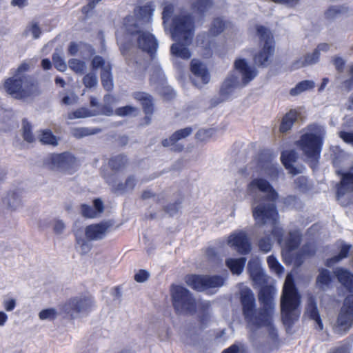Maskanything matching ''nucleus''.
<instances>
[{
    "label": "nucleus",
    "instance_id": "obj_1",
    "mask_svg": "<svg viewBox=\"0 0 353 353\" xmlns=\"http://www.w3.org/2000/svg\"><path fill=\"white\" fill-rule=\"evenodd\" d=\"M194 31V21L190 14L176 16L172 20V37L179 42L170 47V52L176 57L189 59L191 52L186 45L191 43Z\"/></svg>",
    "mask_w": 353,
    "mask_h": 353
},
{
    "label": "nucleus",
    "instance_id": "obj_2",
    "mask_svg": "<svg viewBox=\"0 0 353 353\" xmlns=\"http://www.w3.org/2000/svg\"><path fill=\"white\" fill-rule=\"evenodd\" d=\"M134 21L132 15H128L124 18L123 25L126 35L130 41L134 43L139 50L147 53L150 59L154 60L159 48L158 40L152 33L143 30L140 24Z\"/></svg>",
    "mask_w": 353,
    "mask_h": 353
},
{
    "label": "nucleus",
    "instance_id": "obj_3",
    "mask_svg": "<svg viewBox=\"0 0 353 353\" xmlns=\"http://www.w3.org/2000/svg\"><path fill=\"white\" fill-rule=\"evenodd\" d=\"M301 296L291 274L286 276L281 298V312L285 325H291L298 320Z\"/></svg>",
    "mask_w": 353,
    "mask_h": 353
},
{
    "label": "nucleus",
    "instance_id": "obj_4",
    "mask_svg": "<svg viewBox=\"0 0 353 353\" xmlns=\"http://www.w3.org/2000/svg\"><path fill=\"white\" fill-rule=\"evenodd\" d=\"M260 49L253 56L254 63L259 68H267L272 62L275 52V43L271 31L262 25L256 26Z\"/></svg>",
    "mask_w": 353,
    "mask_h": 353
},
{
    "label": "nucleus",
    "instance_id": "obj_5",
    "mask_svg": "<svg viewBox=\"0 0 353 353\" xmlns=\"http://www.w3.org/2000/svg\"><path fill=\"white\" fill-rule=\"evenodd\" d=\"M307 132L303 134L296 141V145L304 154H320L324 142L325 131L317 123H310L306 127Z\"/></svg>",
    "mask_w": 353,
    "mask_h": 353
},
{
    "label": "nucleus",
    "instance_id": "obj_6",
    "mask_svg": "<svg viewBox=\"0 0 353 353\" xmlns=\"http://www.w3.org/2000/svg\"><path fill=\"white\" fill-rule=\"evenodd\" d=\"M170 294L176 314H194L196 312V300L189 290L179 285H172Z\"/></svg>",
    "mask_w": 353,
    "mask_h": 353
},
{
    "label": "nucleus",
    "instance_id": "obj_7",
    "mask_svg": "<svg viewBox=\"0 0 353 353\" xmlns=\"http://www.w3.org/2000/svg\"><path fill=\"white\" fill-rule=\"evenodd\" d=\"M6 92L15 99H23L34 92L36 84L30 76L10 77L3 83Z\"/></svg>",
    "mask_w": 353,
    "mask_h": 353
},
{
    "label": "nucleus",
    "instance_id": "obj_8",
    "mask_svg": "<svg viewBox=\"0 0 353 353\" xmlns=\"http://www.w3.org/2000/svg\"><path fill=\"white\" fill-rule=\"evenodd\" d=\"M185 284L199 292L214 288H219L225 283V278L221 275L188 274L185 276Z\"/></svg>",
    "mask_w": 353,
    "mask_h": 353
},
{
    "label": "nucleus",
    "instance_id": "obj_9",
    "mask_svg": "<svg viewBox=\"0 0 353 353\" xmlns=\"http://www.w3.org/2000/svg\"><path fill=\"white\" fill-rule=\"evenodd\" d=\"M275 289L273 286H262L259 292V301L261 307L258 310L257 322L259 325L270 324V314H273L274 310V296Z\"/></svg>",
    "mask_w": 353,
    "mask_h": 353
},
{
    "label": "nucleus",
    "instance_id": "obj_10",
    "mask_svg": "<svg viewBox=\"0 0 353 353\" xmlns=\"http://www.w3.org/2000/svg\"><path fill=\"white\" fill-rule=\"evenodd\" d=\"M93 301L88 296H74L69 299L62 306V311L70 319H74L81 312H89Z\"/></svg>",
    "mask_w": 353,
    "mask_h": 353
},
{
    "label": "nucleus",
    "instance_id": "obj_11",
    "mask_svg": "<svg viewBox=\"0 0 353 353\" xmlns=\"http://www.w3.org/2000/svg\"><path fill=\"white\" fill-rule=\"evenodd\" d=\"M240 303L245 319L253 325H261L256 323L258 311L256 309V299L250 288H245L240 292Z\"/></svg>",
    "mask_w": 353,
    "mask_h": 353
},
{
    "label": "nucleus",
    "instance_id": "obj_12",
    "mask_svg": "<svg viewBox=\"0 0 353 353\" xmlns=\"http://www.w3.org/2000/svg\"><path fill=\"white\" fill-rule=\"evenodd\" d=\"M91 68L94 71L101 69V85L106 91H112L114 87L112 64L101 56L96 55L91 61Z\"/></svg>",
    "mask_w": 353,
    "mask_h": 353
},
{
    "label": "nucleus",
    "instance_id": "obj_13",
    "mask_svg": "<svg viewBox=\"0 0 353 353\" xmlns=\"http://www.w3.org/2000/svg\"><path fill=\"white\" fill-rule=\"evenodd\" d=\"M193 128L190 126L176 130L169 137L162 139L161 145L174 152H181L184 149L183 141L191 135Z\"/></svg>",
    "mask_w": 353,
    "mask_h": 353
},
{
    "label": "nucleus",
    "instance_id": "obj_14",
    "mask_svg": "<svg viewBox=\"0 0 353 353\" xmlns=\"http://www.w3.org/2000/svg\"><path fill=\"white\" fill-rule=\"evenodd\" d=\"M337 327L343 333L347 332L353 325V294L347 295L343 301L337 321Z\"/></svg>",
    "mask_w": 353,
    "mask_h": 353
},
{
    "label": "nucleus",
    "instance_id": "obj_15",
    "mask_svg": "<svg viewBox=\"0 0 353 353\" xmlns=\"http://www.w3.org/2000/svg\"><path fill=\"white\" fill-rule=\"evenodd\" d=\"M227 25V21L223 20L221 17H217L212 20L208 32H202L196 37V43L205 49L210 48L211 41L210 40V36H217L220 34L225 30Z\"/></svg>",
    "mask_w": 353,
    "mask_h": 353
},
{
    "label": "nucleus",
    "instance_id": "obj_16",
    "mask_svg": "<svg viewBox=\"0 0 353 353\" xmlns=\"http://www.w3.org/2000/svg\"><path fill=\"white\" fill-rule=\"evenodd\" d=\"M252 215L254 220L261 225H265L268 222H272L275 224L279 214L274 204H260L253 208Z\"/></svg>",
    "mask_w": 353,
    "mask_h": 353
},
{
    "label": "nucleus",
    "instance_id": "obj_17",
    "mask_svg": "<svg viewBox=\"0 0 353 353\" xmlns=\"http://www.w3.org/2000/svg\"><path fill=\"white\" fill-rule=\"evenodd\" d=\"M45 165L50 170H63L72 174L70 170H75L77 164L75 156H51Z\"/></svg>",
    "mask_w": 353,
    "mask_h": 353
},
{
    "label": "nucleus",
    "instance_id": "obj_18",
    "mask_svg": "<svg viewBox=\"0 0 353 353\" xmlns=\"http://www.w3.org/2000/svg\"><path fill=\"white\" fill-rule=\"evenodd\" d=\"M228 243L243 255L249 254L252 250L250 239L243 231L231 234L228 237Z\"/></svg>",
    "mask_w": 353,
    "mask_h": 353
},
{
    "label": "nucleus",
    "instance_id": "obj_19",
    "mask_svg": "<svg viewBox=\"0 0 353 353\" xmlns=\"http://www.w3.org/2000/svg\"><path fill=\"white\" fill-rule=\"evenodd\" d=\"M112 226L110 221L90 224L85 228V235L88 240L96 241L103 239Z\"/></svg>",
    "mask_w": 353,
    "mask_h": 353
},
{
    "label": "nucleus",
    "instance_id": "obj_20",
    "mask_svg": "<svg viewBox=\"0 0 353 353\" xmlns=\"http://www.w3.org/2000/svg\"><path fill=\"white\" fill-rule=\"evenodd\" d=\"M133 98L139 101L141 104L143 110L145 114L144 121L145 124H149L151 121V117L154 111V99L152 95L145 92H135L133 93Z\"/></svg>",
    "mask_w": 353,
    "mask_h": 353
},
{
    "label": "nucleus",
    "instance_id": "obj_21",
    "mask_svg": "<svg viewBox=\"0 0 353 353\" xmlns=\"http://www.w3.org/2000/svg\"><path fill=\"white\" fill-rule=\"evenodd\" d=\"M234 68L242 76L243 85L248 84L257 75V70L251 68L245 59H236L234 63Z\"/></svg>",
    "mask_w": 353,
    "mask_h": 353
},
{
    "label": "nucleus",
    "instance_id": "obj_22",
    "mask_svg": "<svg viewBox=\"0 0 353 353\" xmlns=\"http://www.w3.org/2000/svg\"><path fill=\"white\" fill-rule=\"evenodd\" d=\"M250 190H259L261 192L269 194L270 199L275 201L278 198V193L272 185L265 179L256 178L252 180L248 185Z\"/></svg>",
    "mask_w": 353,
    "mask_h": 353
},
{
    "label": "nucleus",
    "instance_id": "obj_23",
    "mask_svg": "<svg viewBox=\"0 0 353 353\" xmlns=\"http://www.w3.org/2000/svg\"><path fill=\"white\" fill-rule=\"evenodd\" d=\"M92 203L94 208L88 204H81L80 210L83 217L86 219H94L103 212L105 208L103 202L101 199H94Z\"/></svg>",
    "mask_w": 353,
    "mask_h": 353
},
{
    "label": "nucleus",
    "instance_id": "obj_24",
    "mask_svg": "<svg viewBox=\"0 0 353 353\" xmlns=\"http://www.w3.org/2000/svg\"><path fill=\"white\" fill-rule=\"evenodd\" d=\"M330 49V46L326 43L319 44L312 53H308L304 56L303 59L299 60L296 63L299 67H305L308 65L316 63L320 58V52H327Z\"/></svg>",
    "mask_w": 353,
    "mask_h": 353
},
{
    "label": "nucleus",
    "instance_id": "obj_25",
    "mask_svg": "<svg viewBox=\"0 0 353 353\" xmlns=\"http://www.w3.org/2000/svg\"><path fill=\"white\" fill-rule=\"evenodd\" d=\"M300 112L295 108H292L288 111L281 118L279 130L281 134H285L290 131L294 124L298 120Z\"/></svg>",
    "mask_w": 353,
    "mask_h": 353
},
{
    "label": "nucleus",
    "instance_id": "obj_26",
    "mask_svg": "<svg viewBox=\"0 0 353 353\" xmlns=\"http://www.w3.org/2000/svg\"><path fill=\"white\" fill-rule=\"evenodd\" d=\"M247 269L250 277L255 283L262 284L266 281L265 275L257 259L250 260Z\"/></svg>",
    "mask_w": 353,
    "mask_h": 353
},
{
    "label": "nucleus",
    "instance_id": "obj_27",
    "mask_svg": "<svg viewBox=\"0 0 353 353\" xmlns=\"http://www.w3.org/2000/svg\"><path fill=\"white\" fill-rule=\"evenodd\" d=\"M239 85V81L238 77L234 74L229 75L223 83L219 91L221 100L224 101L227 99Z\"/></svg>",
    "mask_w": 353,
    "mask_h": 353
},
{
    "label": "nucleus",
    "instance_id": "obj_28",
    "mask_svg": "<svg viewBox=\"0 0 353 353\" xmlns=\"http://www.w3.org/2000/svg\"><path fill=\"white\" fill-rule=\"evenodd\" d=\"M334 274L348 292H353V274L350 270L343 268H336L334 270Z\"/></svg>",
    "mask_w": 353,
    "mask_h": 353
},
{
    "label": "nucleus",
    "instance_id": "obj_29",
    "mask_svg": "<svg viewBox=\"0 0 353 353\" xmlns=\"http://www.w3.org/2000/svg\"><path fill=\"white\" fill-rule=\"evenodd\" d=\"M213 0H194L190 6L192 12L199 17H204L214 6Z\"/></svg>",
    "mask_w": 353,
    "mask_h": 353
},
{
    "label": "nucleus",
    "instance_id": "obj_30",
    "mask_svg": "<svg viewBox=\"0 0 353 353\" xmlns=\"http://www.w3.org/2000/svg\"><path fill=\"white\" fill-rule=\"evenodd\" d=\"M153 12L154 8L150 4L139 6L134 9V17L132 16L134 19V21L139 24L141 21L150 23Z\"/></svg>",
    "mask_w": 353,
    "mask_h": 353
},
{
    "label": "nucleus",
    "instance_id": "obj_31",
    "mask_svg": "<svg viewBox=\"0 0 353 353\" xmlns=\"http://www.w3.org/2000/svg\"><path fill=\"white\" fill-rule=\"evenodd\" d=\"M337 173L341 176L340 182L337 184V195L344 194L345 190H353V172L338 171Z\"/></svg>",
    "mask_w": 353,
    "mask_h": 353
},
{
    "label": "nucleus",
    "instance_id": "obj_32",
    "mask_svg": "<svg viewBox=\"0 0 353 353\" xmlns=\"http://www.w3.org/2000/svg\"><path fill=\"white\" fill-rule=\"evenodd\" d=\"M190 70L196 77L201 79L203 84L209 82L210 74L208 70L200 61L192 59L190 63Z\"/></svg>",
    "mask_w": 353,
    "mask_h": 353
},
{
    "label": "nucleus",
    "instance_id": "obj_33",
    "mask_svg": "<svg viewBox=\"0 0 353 353\" xmlns=\"http://www.w3.org/2000/svg\"><path fill=\"white\" fill-rule=\"evenodd\" d=\"M246 263V258L240 257L238 259L228 258L225 260V265L233 274H241Z\"/></svg>",
    "mask_w": 353,
    "mask_h": 353
},
{
    "label": "nucleus",
    "instance_id": "obj_34",
    "mask_svg": "<svg viewBox=\"0 0 353 353\" xmlns=\"http://www.w3.org/2000/svg\"><path fill=\"white\" fill-rule=\"evenodd\" d=\"M306 313L311 319L315 321V322L319 325V329L320 330H323V325L318 310L316 303L312 298H311L307 303L306 307Z\"/></svg>",
    "mask_w": 353,
    "mask_h": 353
},
{
    "label": "nucleus",
    "instance_id": "obj_35",
    "mask_svg": "<svg viewBox=\"0 0 353 353\" xmlns=\"http://www.w3.org/2000/svg\"><path fill=\"white\" fill-rule=\"evenodd\" d=\"M301 243V236L297 231H290L284 242L285 248L289 251H293L298 248Z\"/></svg>",
    "mask_w": 353,
    "mask_h": 353
},
{
    "label": "nucleus",
    "instance_id": "obj_36",
    "mask_svg": "<svg viewBox=\"0 0 353 353\" xmlns=\"http://www.w3.org/2000/svg\"><path fill=\"white\" fill-rule=\"evenodd\" d=\"M136 185V179L134 176H128L125 183H119L112 187V191L114 193L123 194L134 189Z\"/></svg>",
    "mask_w": 353,
    "mask_h": 353
},
{
    "label": "nucleus",
    "instance_id": "obj_37",
    "mask_svg": "<svg viewBox=\"0 0 353 353\" xmlns=\"http://www.w3.org/2000/svg\"><path fill=\"white\" fill-rule=\"evenodd\" d=\"M351 249V245L347 244H344L341 246L339 253L337 255H335L331 258H329L326 260L325 265L327 267L330 268L334 263L339 262L341 260L347 257L349 252Z\"/></svg>",
    "mask_w": 353,
    "mask_h": 353
},
{
    "label": "nucleus",
    "instance_id": "obj_38",
    "mask_svg": "<svg viewBox=\"0 0 353 353\" xmlns=\"http://www.w3.org/2000/svg\"><path fill=\"white\" fill-rule=\"evenodd\" d=\"M101 129L98 128H86V127H80V128H74L72 130V135L77 139H81L83 137L96 134L97 133L101 132Z\"/></svg>",
    "mask_w": 353,
    "mask_h": 353
},
{
    "label": "nucleus",
    "instance_id": "obj_39",
    "mask_svg": "<svg viewBox=\"0 0 353 353\" xmlns=\"http://www.w3.org/2000/svg\"><path fill=\"white\" fill-rule=\"evenodd\" d=\"M348 10V7L344 6H332L326 10L324 15L325 19L328 20L334 19L341 14L347 13Z\"/></svg>",
    "mask_w": 353,
    "mask_h": 353
},
{
    "label": "nucleus",
    "instance_id": "obj_40",
    "mask_svg": "<svg viewBox=\"0 0 353 353\" xmlns=\"http://www.w3.org/2000/svg\"><path fill=\"white\" fill-rule=\"evenodd\" d=\"M39 139L43 145L56 146L58 144V139L57 137L54 135L52 131L49 129L41 130Z\"/></svg>",
    "mask_w": 353,
    "mask_h": 353
},
{
    "label": "nucleus",
    "instance_id": "obj_41",
    "mask_svg": "<svg viewBox=\"0 0 353 353\" xmlns=\"http://www.w3.org/2000/svg\"><path fill=\"white\" fill-rule=\"evenodd\" d=\"M315 84L313 81L303 80L298 83L296 86L290 90L292 96H296L303 92L312 90L314 88Z\"/></svg>",
    "mask_w": 353,
    "mask_h": 353
},
{
    "label": "nucleus",
    "instance_id": "obj_42",
    "mask_svg": "<svg viewBox=\"0 0 353 353\" xmlns=\"http://www.w3.org/2000/svg\"><path fill=\"white\" fill-rule=\"evenodd\" d=\"M209 308L210 304L208 303H203L200 306L201 314L198 316V320L201 329L205 328L210 321Z\"/></svg>",
    "mask_w": 353,
    "mask_h": 353
},
{
    "label": "nucleus",
    "instance_id": "obj_43",
    "mask_svg": "<svg viewBox=\"0 0 353 353\" xmlns=\"http://www.w3.org/2000/svg\"><path fill=\"white\" fill-rule=\"evenodd\" d=\"M299 156H281V161L289 172L293 175L299 174V170L293 165Z\"/></svg>",
    "mask_w": 353,
    "mask_h": 353
},
{
    "label": "nucleus",
    "instance_id": "obj_44",
    "mask_svg": "<svg viewBox=\"0 0 353 353\" xmlns=\"http://www.w3.org/2000/svg\"><path fill=\"white\" fill-rule=\"evenodd\" d=\"M3 202H6L8 203L10 209L15 210L21 205V200L19 192L17 191H12L8 193L7 196L3 199Z\"/></svg>",
    "mask_w": 353,
    "mask_h": 353
},
{
    "label": "nucleus",
    "instance_id": "obj_45",
    "mask_svg": "<svg viewBox=\"0 0 353 353\" xmlns=\"http://www.w3.org/2000/svg\"><path fill=\"white\" fill-rule=\"evenodd\" d=\"M126 156H113L108 162L109 167L112 171H119L123 169L126 163Z\"/></svg>",
    "mask_w": 353,
    "mask_h": 353
},
{
    "label": "nucleus",
    "instance_id": "obj_46",
    "mask_svg": "<svg viewBox=\"0 0 353 353\" xmlns=\"http://www.w3.org/2000/svg\"><path fill=\"white\" fill-rule=\"evenodd\" d=\"M32 128L31 123L27 120V119H23L22 120V135L23 139L28 143H32L35 141V137L32 133Z\"/></svg>",
    "mask_w": 353,
    "mask_h": 353
},
{
    "label": "nucleus",
    "instance_id": "obj_47",
    "mask_svg": "<svg viewBox=\"0 0 353 353\" xmlns=\"http://www.w3.org/2000/svg\"><path fill=\"white\" fill-rule=\"evenodd\" d=\"M332 282V276L328 270L321 268L319 274L316 277V283L320 286L328 285Z\"/></svg>",
    "mask_w": 353,
    "mask_h": 353
},
{
    "label": "nucleus",
    "instance_id": "obj_48",
    "mask_svg": "<svg viewBox=\"0 0 353 353\" xmlns=\"http://www.w3.org/2000/svg\"><path fill=\"white\" fill-rule=\"evenodd\" d=\"M69 68L77 74H83L86 70V65L84 61L71 59L68 61Z\"/></svg>",
    "mask_w": 353,
    "mask_h": 353
},
{
    "label": "nucleus",
    "instance_id": "obj_49",
    "mask_svg": "<svg viewBox=\"0 0 353 353\" xmlns=\"http://www.w3.org/2000/svg\"><path fill=\"white\" fill-rule=\"evenodd\" d=\"M214 130L212 128L200 129L195 134V139L200 142H206L213 136Z\"/></svg>",
    "mask_w": 353,
    "mask_h": 353
},
{
    "label": "nucleus",
    "instance_id": "obj_50",
    "mask_svg": "<svg viewBox=\"0 0 353 353\" xmlns=\"http://www.w3.org/2000/svg\"><path fill=\"white\" fill-rule=\"evenodd\" d=\"M267 263L270 268V269L277 274H281L284 271V268L281 265V263L278 261L276 258L270 255L267 258Z\"/></svg>",
    "mask_w": 353,
    "mask_h": 353
},
{
    "label": "nucleus",
    "instance_id": "obj_51",
    "mask_svg": "<svg viewBox=\"0 0 353 353\" xmlns=\"http://www.w3.org/2000/svg\"><path fill=\"white\" fill-rule=\"evenodd\" d=\"M90 111L87 108H81L74 111L68 113V119H74L79 118H85L92 116Z\"/></svg>",
    "mask_w": 353,
    "mask_h": 353
},
{
    "label": "nucleus",
    "instance_id": "obj_52",
    "mask_svg": "<svg viewBox=\"0 0 353 353\" xmlns=\"http://www.w3.org/2000/svg\"><path fill=\"white\" fill-rule=\"evenodd\" d=\"M82 82L85 88H92L98 83L97 77L94 73H88L83 77Z\"/></svg>",
    "mask_w": 353,
    "mask_h": 353
},
{
    "label": "nucleus",
    "instance_id": "obj_53",
    "mask_svg": "<svg viewBox=\"0 0 353 353\" xmlns=\"http://www.w3.org/2000/svg\"><path fill=\"white\" fill-rule=\"evenodd\" d=\"M57 315V312L56 310L54 308H48L42 310L39 314V319L41 320H54L56 319Z\"/></svg>",
    "mask_w": 353,
    "mask_h": 353
},
{
    "label": "nucleus",
    "instance_id": "obj_54",
    "mask_svg": "<svg viewBox=\"0 0 353 353\" xmlns=\"http://www.w3.org/2000/svg\"><path fill=\"white\" fill-rule=\"evenodd\" d=\"M256 327H266L268 328L269 335L271 339L274 341H276L278 339V333L276 329L274 327L272 323V314H270V324H263L261 325H254Z\"/></svg>",
    "mask_w": 353,
    "mask_h": 353
},
{
    "label": "nucleus",
    "instance_id": "obj_55",
    "mask_svg": "<svg viewBox=\"0 0 353 353\" xmlns=\"http://www.w3.org/2000/svg\"><path fill=\"white\" fill-rule=\"evenodd\" d=\"M258 245L259 250L265 253L270 252L272 249L271 239L269 236L263 237L259 239Z\"/></svg>",
    "mask_w": 353,
    "mask_h": 353
},
{
    "label": "nucleus",
    "instance_id": "obj_56",
    "mask_svg": "<svg viewBox=\"0 0 353 353\" xmlns=\"http://www.w3.org/2000/svg\"><path fill=\"white\" fill-rule=\"evenodd\" d=\"M52 61L55 68L61 72H63L66 70L67 65L64 60L58 54H54L52 55Z\"/></svg>",
    "mask_w": 353,
    "mask_h": 353
},
{
    "label": "nucleus",
    "instance_id": "obj_57",
    "mask_svg": "<svg viewBox=\"0 0 353 353\" xmlns=\"http://www.w3.org/2000/svg\"><path fill=\"white\" fill-rule=\"evenodd\" d=\"M332 63H333L337 72H343L345 66V61L342 57L339 56L333 57L332 58Z\"/></svg>",
    "mask_w": 353,
    "mask_h": 353
},
{
    "label": "nucleus",
    "instance_id": "obj_58",
    "mask_svg": "<svg viewBox=\"0 0 353 353\" xmlns=\"http://www.w3.org/2000/svg\"><path fill=\"white\" fill-rule=\"evenodd\" d=\"M137 110V109L135 107L125 105L117 108L115 110V114L118 116L124 117L130 114Z\"/></svg>",
    "mask_w": 353,
    "mask_h": 353
},
{
    "label": "nucleus",
    "instance_id": "obj_59",
    "mask_svg": "<svg viewBox=\"0 0 353 353\" xmlns=\"http://www.w3.org/2000/svg\"><path fill=\"white\" fill-rule=\"evenodd\" d=\"M273 237L277 241L279 245H282L283 243L284 231L281 228L274 226L271 232Z\"/></svg>",
    "mask_w": 353,
    "mask_h": 353
},
{
    "label": "nucleus",
    "instance_id": "obj_60",
    "mask_svg": "<svg viewBox=\"0 0 353 353\" xmlns=\"http://www.w3.org/2000/svg\"><path fill=\"white\" fill-rule=\"evenodd\" d=\"M181 201H176L174 203H170L166 205L164 208L165 212L169 214L170 216H173L178 212L179 205L181 204Z\"/></svg>",
    "mask_w": 353,
    "mask_h": 353
},
{
    "label": "nucleus",
    "instance_id": "obj_61",
    "mask_svg": "<svg viewBox=\"0 0 353 353\" xmlns=\"http://www.w3.org/2000/svg\"><path fill=\"white\" fill-rule=\"evenodd\" d=\"M150 276L149 273L145 270H140L134 275V280L138 283L145 282Z\"/></svg>",
    "mask_w": 353,
    "mask_h": 353
},
{
    "label": "nucleus",
    "instance_id": "obj_62",
    "mask_svg": "<svg viewBox=\"0 0 353 353\" xmlns=\"http://www.w3.org/2000/svg\"><path fill=\"white\" fill-rule=\"evenodd\" d=\"M174 12V8L172 5L170 4L168 6H165L163 8V12H162V19L164 21H168L171 16L172 15Z\"/></svg>",
    "mask_w": 353,
    "mask_h": 353
},
{
    "label": "nucleus",
    "instance_id": "obj_63",
    "mask_svg": "<svg viewBox=\"0 0 353 353\" xmlns=\"http://www.w3.org/2000/svg\"><path fill=\"white\" fill-rule=\"evenodd\" d=\"M29 68V65L27 63L23 62L16 70L14 76L18 78L22 76H26L23 73L27 72Z\"/></svg>",
    "mask_w": 353,
    "mask_h": 353
},
{
    "label": "nucleus",
    "instance_id": "obj_64",
    "mask_svg": "<svg viewBox=\"0 0 353 353\" xmlns=\"http://www.w3.org/2000/svg\"><path fill=\"white\" fill-rule=\"evenodd\" d=\"M339 137L345 143H353V132H346V131H341L339 132Z\"/></svg>",
    "mask_w": 353,
    "mask_h": 353
}]
</instances>
